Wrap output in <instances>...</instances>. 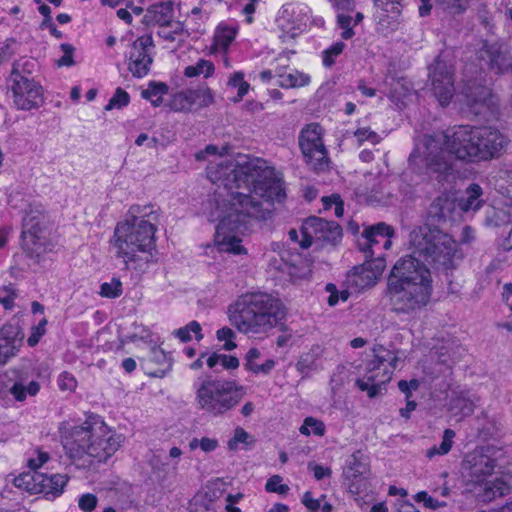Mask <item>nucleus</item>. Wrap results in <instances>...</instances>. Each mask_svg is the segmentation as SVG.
<instances>
[{
  "label": "nucleus",
  "mask_w": 512,
  "mask_h": 512,
  "mask_svg": "<svg viewBox=\"0 0 512 512\" xmlns=\"http://www.w3.org/2000/svg\"><path fill=\"white\" fill-rule=\"evenodd\" d=\"M452 407L459 408L463 415H470L474 411L473 402L468 399L463 393L458 395L452 400Z\"/></svg>",
  "instance_id": "864d4df0"
},
{
  "label": "nucleus",
  "mask_w": 512,
  "mask_h": 512,
  "mask_svg": "<svg viewBox=\"0 0 512 512\" xmlns=\"http://www.w3.org/2000/svg\"><path fill=\"white\" fill-rule=\"evenodd\" d=\"M169 106L174 111H189L192 109V103L188 99V91L180 92L173 96Z\"/></svg>",
  "instance_id": "de8ad7c7"
},
{
  "label": "nucleus",
  "mask_w": 512,
  "mask_h": 512,
  "mask_svg": "<svg viewBox=\"0 0 512 512\" xmlns=\"http://www.w3.org/2000/svg\"><path fill=\"white\" fill-rule=\"evenodd\" d=\"M236 33L237 27L221 24L217 27L214 35L215 43L218 46L227 49L234 40Z\"/></svg>",
  "instance_id": "4c0bfd02"
},
{
  "label": "nucleus",
  "mask_w": 512,
  "mask_h": 512,
  "mask_svg": "<svg viewBox=\"0 0 512 512\" xmlns=\"http://www.w3.org/2000/svg\"><path fill=\"white\" fill-rule=\"evenodd\" d=\"M336 21H337L338 27L343 30L341 33V37L344 40H349L355 35V32H354L353 28L351 27V22H352L351 16L340 13L337 15Z\"/></svg>",
  "instance_id": "3c124183"
},
{
  "label": "nucleus",
  "mask_w": 512,
  "mask_h": 512,
  "mask_svg": "<svg viewBox=\"0 0 512 512\" xmlns=\"http://www.w3.org/2000/svg\"><path fill=\"white\" fill-rule=\"evenodd\" d=\"M231 324L241 333L255 336L265 334L285 317L282 302L265 292H248L228 308Z\"/></svg>",
  "instance_id": "39448f33"
},
{
  "label": "nucleus",
  "mask_w": 512,
  "mask_h": 512,
  "mask_svg": "<svg viewBox=\"0 0 512 512\" xmlns=\"http://www.w3.org/2000/svg\"><path fill=\"white\" fill-rule=\"evenodd\" d=\"M40 479V472L33 470V472L22 473L14 477L13 484L15 487L25 490L31 494H38V485Z\"/></svg>",
  "instance_id": "72a5a7b5"
},
{
  "label": "nucleus",
  "mask_w": 512,
  "mask_h": 512,
  "mask_svg": "<svg viewBox=\"0 0 512 512\" xmlns=\"http://www.w3.org/2000/svg\"><path fill=\"white\" fill-rule=\"evenodd\" d=\"M375 358L369 361L370 371H382L380 382L385 383L390 380L392 370L396 368L398 358L389 350L380 346L378 349L374 348Z\"/></svg>",
  "instance_id": "b1692460"
},
{
  "label": "nucleus",
  "mask_w": 512,
  "mask_h": 512,
  "mask_svg": "<svg viewBox=\"0 0 512 512\" xmlns=\"http://www.w3.org/2000/svg\"><path fill=\"white\" fill-rule=\"evenodd\" d=\"M478 58L495 74L512 70V53L506 43L485 41L478 51Z\"/></svg>",
  "instance_id": "f3484780"
},
{
  "label": "nucleus",
  "mask_w": 512,
  "mask_h": 512,
  "mask_svg": "<svg viewBox=\"0 0 512 512\" xmlns=\"http://www.w3.org/2000/svg\"><path fill=\"white\" fill-rule=\"evenodd\" d=\"M299 431L306 436H309L311 432L314 435L323 436L325 434V424L314 417H306Z\"/></svg>",
  "instance_id": "79ce46f5"
},
{
  "label": "nucleus",
  "mask_w": 512,
  "mask_h": 512,
  "mask_svg": "<svg viewBox=\"0 0 512 512\" xmlns=\"http://www.w3.org/2000/svg\"><path fill=\"white\" fill-rule=\"evenodd\" d=\"M479 160L488 161L498 158L508 145V138L491 126H476Z\"/></svg>",
  "instance_id": "dca6fc26"
},
{
  "label": "nucleus",
  "mask_w": 512,
  "mask_h": 512,
  "mask_svg": "<svg viewBox=\"0 0 512 512\" xmlns=\"http://www.w3.org/2000/svg\"><path fill=\"white\" fill-rule=\"evenodd\" d=\"M47 218L36 209L26 210L22 220V247L31 254L39 255L45 250Z\"/></svg>",
  "instance_id": "9b49d317"
},
{
  "label": "nucleus",
  "mask_w": 512,
  "mask_h": 512,
  "mask_svg": "<svg viewBox=\"0 0 512 512\" xmlns=\"http://www.w3.org/2000/svg\"><path fill=\"white\" fill-rule=\"evenodd\" d=\"M381 378H379V372L378 371H370L369 369V363L367 364V374L364 379H358L356 381L357 387L361 391H366L368 396L370 398L376 397L382 387L383 384L380 382Z\"/></svg>",
  "instance_id": "2f4dec72"
},
{
  "label": "nucleus",
  "mask_w": 512,
  "mask_h": 512,
  "mask_svg": "<svg viewBox=\"0 0 512 512\" xmlns=\"http://www.w3.org/2000/svg\"><path fill=\"white\" fill-rule=\"evenodd\" d=\"M16 294L12 287L4 286L0 289V304L4 306L5 309H11L13 307V300Z\"/></svg>",
  "instance_id": "680f3d73"
},
{
  "label": "nucleus",
  "mask_w": 512,
  "mask_h": 512,
  "mask_svg": "<svg viewBox=\"0 0 512 512\" xmlns=\"http://www.w3.org/2000/svg\"><path fill=\"white\" fill-rule=\"evenodd\" d=\"M370 476L368 457L360 450L354 452L346 461L343 468V477L349 492L360 494L366 488Z\"/></svg>",
  "instance_id": "2eb2a0df"
},
{
  "label": "nucleus",
  "mask_w": 512,
  "mask_h": 512,
  "mask_svg": "<svg viewBox=\"0 0 512 512\" xmlns=\"http://www.w3.org/2000/svg\"><path fill=\"white\" fill-rule=\"evenodd\" d=\"M477 128L472 125H458L445 132L423 137L424 161L428 173L435 174L439 181L453 170L452 156L455 159L478 163L479 146Z\"/></svg>",
  "instance_id": "7ed1b4c3"
},
{
  "label": "nucleus",
  "mask_w": 512,
  "mask_h": 512,
  "mask_svg": "<svg viewBox=\"0 0 512 512\" xmlns=\"http://www.w3.org/2000/svg\"><path fill=\"white\" fill-rule=\"evenodd\" d=\"M40 389V385L36 381H31L27 386L21 383H14L10 388V393L17 401H24L27 395L35 396Z\"/></svg>",
  "instance_id": "58836bf2"
},
{
  "label": "nucleus",
  "mask_w": 512,
  "mask_h": 512,
  "mask_svg": "<svg viewBox=\"0 0 512 512\" xmlns=\"http://www.w3.org/2000/svg\"><path fill=\"white\" fill-rule=\"evenodd\" d=\"M282 477L279 475L271 476L265 485V488L268 492L278 493V494H286L289 490V487L286 484H282Z\"/></svg>",
  "instance_id": "5fc2aeb1"
},
{
  "label": "nucleus",
  "mask_w": 512,
  "mask_h": 512,
  "mask_svg": "<svg viewBox=\"0 0 512 512\" xmlns=\"http://www.w3.org/2000/svg\"><path fill=\"white\" fill-rule=\"evenodd\" d=\"M214 72V65L212 62L201 59L196 65L188 66L185 68L184 75L186 77H195L200 74H204L205 77H209Z\"/></svg>",
  "instance_id": "c03bdc74"
},
{
  "label": "nucleus",
  "mask_w": 512,
  "mask_h": 512,
  "mask_svg": "<svg viewBox=\"0 0 512 512\" xmlns=\"http://www.w3.org/2000/svg\"><path fill=\"white\" fill-rule=\"evenodd\" d=\"M467 111L483 120H490L497 114V102L491 90L475 81H467L461 91Z\"/></svg>",
  "instance_id": "1a4fd4ad"
},
{
  "label": "nucleus",
  "mask_w": 512,
  "mask_h": 512,
  "mask_svg": "<svg viewBox=\"0 0 512 512\" xmlns=\"http://www.w3.org/2000/svg\"><path fill=\"white\" fill-rule=\"evenodd\" d=\"M35 65L36 63L33 59H20L15 61L12 65V70L8 81H35L32 77V71Z\"/></svg>",
  "instance_id": "7c9ffc66"
},
{
  "label": "nucleus",
  "mask_w": 512,
  "mask_h": 512,
  "mask_svg": "<svg viewBox=\"0 0 512 512\" xmlns=\"http://www.w3.org/2000/svg\"><path fill=\"white\" fill-rule=\"evenodd\" d=\"M129 215H130V220H133L135 217H141V219H145V217H151V216H153L152 217L153 220L156 219V215L152 211L150 206H144V207H140L137 205L132 206L129 209Z\"/></svg>",
  "instance_id": "e2e57ef3"
},
{
  "label": "nucleus",
  "mask_w": 512,
  "mask_h": 512,
  "mask_svg": "<svg viewBox=\"0 0 512 512\" xmlns=\"http://www.w3.org/2000/svg\"><path fill=\"white\" fill-rule=\"evenodd\" d=\"M497 467V461L482 450H474L464 457L461 473L469 481L481 484L491 476Z\"/></svg>",
  "instance_id": "4468645a"
},
{
  "label": "nucleus",
  "mask_w": 512,
  "mask_h": 512,
  "mask_svg": "<svg viewBox=\"0 0 512 512\" xmlns=\"http://www.w3.org/2000/svg\"><path fill=\"white\" fill-rule=\"evenodd\" d=\"M150 361L163 366V368H160L150 373L155 377H163L166 374V372L171 369L172 366L171 357L167 355L165 351L160 347L151 348Z\"/></svg>",
  "instance_id": "c9c22d12"
},
{
  "label": "nucleus",
  "mask_w": 512,
  "mask_h": 512,
  "mask_svg": "<svg viewBox=\"0 0 512 512\" xmlns=\"http://www.w3.org/2000/svg\"><path fill=\"white\" fill-rule=\"evenodd\" d=\"M457 208L455 199L449 197H438L429 206L427 211V222L421 227H427L431 231L436 230L444 233L440 225L453 220V213Z\"/></svg>",
  "instance_id": "412c9836"
},
{
  "label": "nucleus",
  "mask_w": 512,
  "mask_h": 512,
  "mask_svg": "<svg viewBox=\"0 0 512 512\" xmlns=\"http://www.w3.org/2000/svg\"><path fill=\"white\" fill-rule=\"evenodd\" d=\"M117 258H122L124 260L125 269L130 270L133 269L138 273H144L149 264L154 262V255L152 251L148 252H133V255L130 256H116Z\"/></svg>",
  "instance_id": "c756f323"
},
{
  "label": "nucleus",
  "mask_w": 512,
  "mask_h": 512,
  "mask_svg": "<svg viewBox=\"0 0 512 512\" xmlns=\"http://www.w3.org/2000/svg\"><path fill=\"white\" fill-rule=\"evenodd\" d=\"M191 332L195 334L196 340L199 341L203 338L201 325L197 321H191L186 326L175 330L174 335L182 342H188L191 340Z\"/></svg>",
  "instance_id": "a19ab883"
},
{
  "label": "nucleus",
  "mask_w": 512,
  "mask_h": 512,
  "mask_svg": "<svg viewBox=\"0 0 512 512\" xmlns=\"http://www.w3.org/2000/svg\"><path fill=\"white\" fill-rule=\"evenodd\" d=\"M207 175L211 182L220 181L229 191L223 198L224 206L229 208L217 218L215 242L220 251L246 253L236 233H244L252 219L264 221L272 216L274 202L286 197L283 181L264 160L246 156L210 164Z\"/></svg>",
  "instance_id": "f257e3e1"
},
{
  "label": "nucleus",
  "mask_w": 512,
  "mask_h": 512,
  "mask_svg": "<svg viewBox=\"0 0 512 512\" xmlns=\"http://www.w3.org/2000/svg\"><path fill=\"white\" fill-rule=\"evenodd\" d=\"M130 96L129 94L118 87L115 91V94L109 100L108 104L104 107L106 111H111L113 109H121L129 104Z\"/></svg>",
  "instance_id": "a18cd8bd"
},
{
  "label": "nucleus",
  "mask_w": 512,
  "mask_h": 512,
  "mask_svg": "<svg viewBox=\"0 0 512 512\" xmlns=\"http://www.w3.org/2000/svg\"><path fill=\"white\" fill-rule=\"evenodd\" d=\"M429 70L434 96L442 106L448 105L454 94V73L452 66L438 57Z\"/></svg>",
  "instance_id": "ddd939ff"
},
{
  "label": "nucleus",
  "mask_w": 512,
  "mask_h": 512,
  "mask_svg": "<svg viewBox=\"0 0 512 512\" xmlns=\"http://www.w3.org/2000/svg\"><path fill=\"white\" fill-rule=\"evenodd\" d=\"M168 92V86L161 82H150L147 89L142 90V98L149 100L151 104L158 107L162 103V96Z\"/></svg>",
  "instance_id": "f704fd0d"
},
{
  "label": "nucleus",
  "mask_w": 512,
  "mask_h": 512,
  "mask_svg": "<svg viewBox=\"0 0 512 512\" xmlns=\"http://www.w3.org/2000/svg\"><path fill=\"white\" fill-rule=\"evenodd\" d=\"M409 250V255L397 260L387 283L432 284L431 272L425 263L444 270L455 267L457 243L447 233L416 227L409 234Z\"/></svg>",
  "instance_id": "f03ea898"
},
{
  "label": "nucleus",
  "mask_w": 512,
  "mask_h": 512,
  "mask_svg": "<svg viewBox=\"0 0 512 512\" xmlns=\"http://www.w3.org/2000/svg\"><path fill=\"white\" fill-rule=\"evenodd\" d=\"M483 485V500L492 501L497 497L506 495L510 489L508 484L502 479L496 478L493 481H484Z\"/></svg>",
  "instance_id": "473e14b6"
},
{
  "label": "nucleus",
  "mask_w": 512,
  "mask_h": 512,
  "mask_svg": "<svg viewBox=\"0 0 512 512\" xmlns=\"http://www.w3.org/2000/svg\"><path fill=\"white\" fill-rule=\"evenodd\" d=\"M215 184L218 185L219 189L222 188V190L218 192V198L216 199L217 210H219V212L215 217L214 214H211V217H213L211 220H217L219 222V219H217L218 216H223L227 208H229L228 206H224L223 204V198L228 194L229 191L228 188H226L220 181L216 182Z\"/></svg>",
  "instance_id": "052dcab7"
},
{
  "label": "nucleus",
  "mask_w": 512,
  "mask_h": 512,
  "mask_svg": "<svg viewBox=\"0 0 512 512\" xmlns=\"http://www.w3.org/2000/svg\"><path fill=\"white\" fill-rule=\"evenodd\" d=\"M345 48V44L341 41L334 43L330 48L323 52V64L331 67L334 64V57L340 55Z\"/></svg>",
  "instance_id": "603ef678"
},
{
  "label": "nucleus",
  "mask_w": 512,
  "mask_h": 512,
  "mask_svg": "<svg viewBox=\"0 0 512 512\" xmlns=\"http://www.w3.org/2000/svg\"><path fill=\"white\" fill-rule=\"evenodd\" d=\"M301 234L300 247L306 249L312 245L313 237L336 244L342 237V228L335 221H327L320 217L311 216L304 221Z\"/></svg>",
  "instance_id": "f8f14e48"
},
{
  "label": "nucleus",
  "mask_w": 512,
  "mask_h": 512,
  "mask_svg": "<svg viewBox=\"0 0 512 512\" xmlns=\"http://www.w3.org/2000/svg\"><path fill=\"white\" fill-rule=\"evenodd\" d=\"M322 128L317 123L307 125L299 135L301 152L311 168L323 171L328 166L327 150L322 140Z\"/></svg>",
  "instance_id": "9d476101"
},
{
  "label": "nucleus",
  "mask_w": 512,
  "mask_h": 512,
  "mask_svg": "<svg viewBox=\"0 0 512 512\" xmlns=\"http://www.w3.org/2000/svg\"><path fill=\"white\" fill-rule=\"evenodd\" d=\"M156 227L150 220L135 217L117 224L110 243L116 256H132L133 252H148L155 249Z\"/></svg>",
  "instance_id": "0eeeda50"
},
{
  "label": "nucleus",
  "mask_w": 512,
  "mask_h": 512,
  "mask_svg": "<svg viewBox=\"0 0 512 512\" xmlns=\"http://www.w3.org/2000/svg\"><path fill=\"white\" fill-rule=\"evenodd\" d=\"M302 503L310 510V512H318L321 507L320 499H314L310 491L304 493Z\"/></svg>",
  "instance_id": "774afa93"
},
{
  "label": "nucleus",
  "mask_w": 512,
  "mask_h": 512,
  "mask_svg": "<svg viewBox=\"0 0 512 512\" xmlns=\"http://www.w3.org/2000/svg\"><path fill=\"white\" fill-rule=\"evenodd\" d=\"M394 229L384 222H380L376 225L367 227L362 237L364 242H359V249L364 253L365 258L374 256L373 246L377 245L381 239L392 237Z\"/></svg>",
  "instance_id": "5701e85b"
},
{
  "label": "nucleus",
  "mask_w": 512,
  "mask_h": 512,
  "mask_svg": "<svg viewBox=\"0 0 512 512\" xmlns=\"http://www.w3.org/2000/svg\"><path fill=\"white\" fill-rule=\"evenodd\" d=\"M122 294V283L118 278L105 282L100 287V295L106 298H117Z\"/></svg>",
  "instance_id": "49530a36"
},
{
  "label": "nucleus",
  "mask_w": 512,
  "mask_h": 512,
  "mask_svg": "<svg viewBox=\"0 0 512 512\" xmlns=\"http://www.w3.org/2000/svg\"><path fill=\"white\" fill-rule=\"evenodd\" d=\"M61 439L70 459L79 460L87 455L105 462L120 448L124 437L112 431L100 416L91 415L81 425L65 429Z\"/></svg>",
  "instance_id": "20e7f679"
},
{
  "label": "nucleus",
  "mask_w": 512,
  "mask_h": 512,
  "mask_svg": "<svg viewBox=\"0 0 512 512\" xmlns=\"http://www.w3.org/2000/svg\"><path fill=\"white\" fill-rule=\"evenodd\" d=\"M23 334L18 326L8 324L0 329V365L15 356L22 345Z\"/></svg>",
  "instance_id": "4be33fe9"
},
{
  "label": "nucleus",
  "mask_w": 512,
  "mask_h": 512,
  "mask_svg": "<svg viewBox=\"0 0 512 512\" xmlns=\"http://www.w3.org/2000/svg\"><path fill=\"white\" fill-rule=\"evenodd\" d=\"M188 99H190L192 106H197L198 108L207 107L213 103V95L207 87L188 90Z\"/></svg>",
  "instance_id": "e433bc0d"
},
{
  "label": "nucleus",
  "mask_w": 512,
  "mask_h": 512,
  "mask_svg": "<svg viewBox=\"0 0 512 512\" xmlns=\"http://www.w3.org/2000/svg\"><path fill=\"white\" fill-rule=\"evenodd\" d=\"M245 395V388L235 381L207 377L195 386V402L204 413L222 416L235 408Z\"/></svg>",
  "instance_id": "423d86ee"
},
{
  "label": "nucleus",
  "mask_w": 512,
  "mask_h": 512,
  "mask_svg": "<svg viewBox=\"0 0 512 512\" xmlns=\"http://www.w3.org/2000/svg\"><path fill=\"white\" fill-rule=\"evenodd\" d=\"M385 259L368 257L360 266H355L348 275L349 282L358 291L373 287L385 269Z\"/></svg>",
  "instance_id": "a211bd4d"
},
{
  "label": "nucleus",
  "mask_w": 512,
  "mask_h": 512,
  "mask_svg": "<svg viewBox=\"0 0 512 512\" xmlns=\"http://www.w3.org/2000/svg\"><path fill=\"white\" fill-rule=\"evenodd\" d=\"M322 356V349L319 346H313L308 352L303 353L295 367L302 375V378L309 377L313 371L318 370V360Z\"/></svg>",
  "instance_id": "cd10ccee"
},
{
  "label": "nucleus",
  "mask_w": 512,
  "mask_h": 512,
  "mask_svg": "<svg viewBox=\"0 0 512 512\" xmlns=\"http://www.w3.org/2000/svg\"><path fill=\"white\" fill-rule=\"evenodd\" d=\"M509 222V215L503 210L491 209L486 216V224L492 227H499Z\"/></svg>",
  "instance_id": "8fccbe9b"
},
{
  "label": "nucleus",
  "mask_w": 512,
  "mask_h": 512,
  "mask_svg": "<svg viewBox=\"0 0 512 512\" xmlns=\"http://www.w3.org/2000/svg\"><path fill=\"white\" fill-rule=\"evenodd\" d=\"M249 434L241 427L235 429L234 436L228 441V448L230 450L237 449L238 443H246Z\"/></svg>",
  "instance_id": "69168bd1"
},
{
  "label": "nucleus",
  "mask_w": 512,
  "mask_h": 512,
  "mask_svg": "<svg viewBox=\"0 0 512 512\" xmlns=\"http://www.w3.org/2000/svg\"><path fill=\"white\" fill-rule=\"evenodd\" d=\"M60 48L63 51V56L60 59L57 60V62H56L57 65L59 67H62V66H67V67L73 66L74 63H75L74 59H73L75 48L71 44H67V43L61 44Z\"/></svg>",
  "instance_id": "4d7b16f0"
},
{
  "label": "nucleus",
  "mask_w": 512,
  "mask_h": 512,
  "mask_svg": "<svg viewBox=\"0 0 512 512\" xmlns=\"http://www.w3.org/2000/svg\"><path fill=\"white\" fill-rule=\"evenodd\" d=\"M153 47L154 43L151 35L140 36L133 42L128 69L134 77L142 78L148 74L153 62L149 49Z\"/></svg>",
  "instance_id": "aec40b11"
},
{
  "label": "nucleus",
  "mask_w": 512,
  "mask_h": 512,
  "mask_svg": "<svg viewBox=\"0 0 512 512\" xmlns=\"http://www.w3.org/2000/svg\"><path fill=\"white\" fill-rule=\"evenodd\" d=\"M174 12V2L171 0L152 4L148 7L143 22L147 25L158 24L160 26H171Z\"/></svg>",
  "instance_id": "393cba45"
},
{
  "label": "nucleus",
  "mask_w": 512,
  "mask_h": 512,
  "mask_svg": "<svg viewBox=\"0 0 512 512\" xmlns=\"http://www.w3.org/2000/svg\"><path fill=\"white\" fill-rule=\"evenodd\" d=\"M51 480V495L59 496L68 482V477L62 474H52Z\"/></svg>",
  "instance_id": "bf43d9fd"
},
{
  "label": "nucleus",
  "mask_w": 512,
  "mask_h": 512,
  "mask_svg": "<svg viewBox=\"0 0 512 512\" xmlns=\"http://www.w3.org/2000/svg\"><path fill=\"white\" fill-rule=\"evenodd\" d=\"M10 83L13 101L18 109H37L42 105L44 101L43 89L38 82L22 80L19 82V80H16Z\"/></svg>",
  "instance_id": "6ab92c4d"
},
{
  "label": "nucleus",
  "mask_w": 512,
  "mask_h": 512,
  "mask_svg": "<svg viewBox=\"0 0 512 512\" xmlns=\"http://www.w3.org/2000/svg\"><path fill=\"white\" fill-rule=\"evenodd\" d=\"M97 497L94 494L87 493L79 498L78 505L85 512H91L97 505Z\"/></svg>",
  "instance_id": "0e129e2a"
},
{
  "label": "nucleus",
  "mask_w": 512,
  "mask_h": 512,
  "mask_svg": "<svg viewBox=\"0 0 512 512\" xmlns=\"http://www.w3.org/2000/svg\"><path fill=\"white\" fill-rule=\"evenodd\" d=\"M308 469L312 470L314 473V477L316 480H322L326 477H330L332 474V470L329 467H323L318 464H314L310 462L308 464Z\"/></svg>",
  "instance_id": "338daca9"
},
{
  "label": "nucleus",
  "mask_w": 512,
  "mask_h": 512,
  "mask_svg": "<svg viewBox=\"0 0 512 512\" xmlns=\"http://www.w3.org/2000/svg\"><path fill=\"white\" fill-rule=\"evenodd\" d=\"M432 290V284L402 285L391 282L387 283L386 296L393 312L415 316L429 304Z\"/></svg>",
  "instance_id": "6e6552de"
},
{
  "label": "nucleus",
  "mask_w": 512,
  "mask_h": 512,
  "mask_svg": "<svg viewBox=\"0 0 512 512\" xmlns=\"http://www.w3.org/2000/svg\"><path fill=\"white\" fill-rule=\"evenodd\" d=\"M354 136L356 137L359 144L363 143L364 141H368L375 145L380 141L379 135L372 131L370 128H359L354 132Z\"/></svg>",
  "instance_id": "6e6d98bb"
},
{
  "label": "nucleus",
  "mask_w": 512,
  "mask_h": 512,
  "mask_svg": "<svg viewBox=\"0 0 512 512\" xmlns=\"http://www.w3.org/2000/svg\"><path fill=\"white\" fill-rule=\"evenodd\" d=\"M278 84L282 88H299L309 84V75L296 69L278 68L275 71Z\"/></svg>",
  "instance_id": "bb28decb"
},
{
  "label": "nucleus",
  "mask_w": 512,
  "mask_h": 512,
  "mask_svg": "<svg viewBox=\"0 0 512 512\" xmlns=\"http://www.w3.org/2000/svg\"><path fill=\"white\" fill-rule=\"evenodd\" d=\"M470 0H435L436 4L447 14L455 16L468 8Z\"/></svg>",
  "instance_id": "ea45409f"
},
{
  "label": "nucleus",
  "mask_w": 512,
  "mask_h": 512,
  "mask_svg": "<svg viewBox=\"0 0 512 512\" xmlns=\"http://www.w3.org/2000/svg\"><path fill=\"white\" fill-rule=\"evenodd\" d=\"M454 436H455V432L453 430L446 429L444 431L443 439H442V442H441L440 446L439 447L434 446V447L430 448L427 451L426 456L428 458H432L435 455H445V454H447L451 450L452 443H453L452 440H453Z\"/></svg>",
  "instance_id": "37998d69"
},
{
  "label": "nucleus",
  "mask_w": 512,
  "mask_h": 512,
  "mask_svg": "<svg viewBox=\"0 0 512 512\" xmlns=\"http://www.w3.org/2000/svg\"><path fill=\"white\" fill-rule=\"evenodd\" d=\"M482 188L480 185L476 183H472L466 189V197H461L456 201L457 208L462 212H470L477 211L482 206V200L480 196L482 195Z\"/></svg>",
  "instance_id": "c85d7f7f"
},
{
  "label": "nucleus",
  "mask_w": 512,
  "mask_h": 512,
  "mask_svg": "<svg viewBox=\"0 0 512 512\" xmlns=\"http://www.w3.org/2000/svg\"><path fill=\"white\" fill-rule=\"evenodd\" d=\"M284 261L281 270L287 273L293 282L308 277L311 273L309 262L300 255H290L289 259L282 257Z\"/></svg>",
  "instance_id": "a878e982"
},
{
  "label": "nucleus",
  "mask_w": 512,
  "mask_h": 512,
  "mask_svg": "<svg viewBox=\"0 0 512 512\" xmlns=\"http://www.w3.org/2000/svg\"><path fill=\"white\" fill-rule=\"evenodd\" d=\"M415 501L423 502L425 507L430 509H438L440 507H445L446 502H440L434 498H432L426 491H420L414 496Z\"/></svg>",
  "instance_id": "13d9d810"
},
{
  "label": "nucleus",
  "mask_w": 512,
  "mask_h": 512,
  "mask_svg": "<svg viewBox=\"0 0 512 512\" xmlns=\"http://www.w3.org/2000/svg\"><path fill=\"white\" fill-rule=\"evenodd\" d=\"M401 1L402 0H374V4L387 14L399 15L403 7Z\"/></svg>",
  "instance_id": "09e8293b"
}]
</instances>
